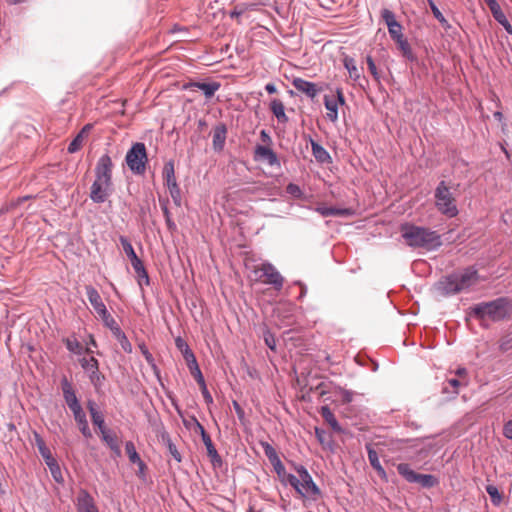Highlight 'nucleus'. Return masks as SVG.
Masks as SVG:
<instances>
[{
  "label": "nucleus",
  "instance_id": "nucleus-2",
  "mask_svg": "<svg viewBox=\"0 0 512 512\" xmlns=\"http://www.w3.org/2000/svg\"><path fill=\"white\" fill-rule=\"evenodd\" d=\"M478 281V271L467 267L461 271L443 276L435 285L436 290L443 296H450L470 288Z\"/></svg>",
  "mask_w": 512,
  "mask_h": 512
},
{
  "label": "nucleus",
  "instance_id": "nucleus-41",
  "mask_svg": "<svg viewBox=\"0 0 512 512\" xmlns=\"http://www.w3.org/2000/svg\"><path fill=\"white\" fill-rule=\"evenodd\" d=\"M486 492L490 496L491 502L493 505L498 506L502 501V496L498 490V488L494 485H487Z\"/></svg>",
  "mask_w": 512,
  "mask_h": 512
},
{
  "label": "nucleus",
  "instance_id": "nucleus-28",
  "mask_svg": "<svg viewBox=\"0 0 512 512\" xmlns=\"http://www.w3.org/2000/svg\"><path fill=\"white\" fill-rule=\"evenodd\" d=\"M113 334V336L117 339V341L119 342L120 346L122 347V349L127 352V353H131L132 352V345L131 343L129 342L126 334L121 330L120 326L118 325V323H115L113 326H111L109 328Z\"/></svg>",
  "mask_w": 512,
  "mask_h": 512
},
{
  "label": "nucleus",
  "instance_id": "nucleus-25",
  "mask_svg": "<svg viewBox=\"0 0 512 512\" xmlns=\"http://www.w3.org/2000/svg\"><path fill=\"white\" fill-rule=\"evenodd\" d=\"M66 349L76 355H82L84 353L90 354L92 350L89 347L84 348L78 339L73 335L63 339Z\"/></svg>",
  "mask_w": 512,
  "mask_h": 512
},
{
  "label": "nucleus",
  "instance_id": "nucleus-19",
  "mask_svg": "<svg viewBox=\"0 0 512 512\" xmlns=\"http://www.w3.org/2000/svg\"><path fill=\"white\" fill-rule=\"evenodd\" d=\"M292 85L296 90L304 93L310 99H314L321 91V89L317 88L315 83L299 77L293 79Z\"/></svg>",
  "mask_w": 512,
  "mask_h": 512
},
{
  "label": "nucleus",
  "instance_id": "nucleus-47",
  "mask_svg": "<svg viewBox=\"0 0 512 512\" xmlns=\"http://www.w3.org/2000/svg\"><path fill=\"white\" fill-rule=\"evenodd\" d=\"M286 192L290 196H292L293 198H296V199H301L303 197V191L301 190L299 185L294 184V183H289L286 186Z\"/></svg>",
  "mask_w": 512,
  "mask_h": 512
},
{
  "label": "nucleus",
  "instance_id": "nucleus-29",
  "mask_svg": "<svg viewBox=\"0 0 512 512\" xmlns=\"http://www.w3.org/2000/svg\"><path fill=\"white\" fill-rule=\"evenodd\" d=\"M311 149H312V154L315 157V159L317 160V162H319L321 164L332 162V158H331L330 154L328 153V151L318 142L311 140Z\"/></svg>",
  "mask_w": 512,
  "mask_h": 512
},
{
  "label": "nucleus",
  "instance_id": "nucleus-24",
  "mask_svg": "<svg viewBox=\"0 0 512 512\" xmlns=\"http://www.w3.org/2000/svg\"><path fill=\"white\" fill-rule=\"evenodd\" d=\"M366 450H367L368 460H369L370 465L372 466V468L374 470H376V472L382 479L386 480L387 474L379 461L377 452L375 451V449L372 447L371 444L366 445Z\"/></svg>",
  "mask_w": 512,
  "mask_h": 512
},
{
  "label": "nucleus",
  "instance_id": "nucleus-8",
  "mask_svg": "<svg viewBox=\"0 0 512 512\" xmlns=\"http://www.w3.org/2000/svg\"><path fill=\"white\" fill-rule=\"evenodd\" d=\"M396 468L398 473L407 482L418 483L423 488H432L439 483L438 479L434 475L417 473L407 463H400Z\"/></svg>",
  "mask_w": 512,
  "mask_h": 512
},
{
  "label": "nucleus",
  "instance_id": "nucleus-42",
  "mask_svg": "<svg viewBox=\"0 0 512 512\" xmlns=\"http://www.w3.org/2000/svg\"><path fill=\"white\" fill-rule=\"evenodd\" d=\"M381 18L387 25V28L395 25L397 22L395 13L387 8L381 10Z\"/></svg>",
  "mask_w": 512,
  "mask_h": 512
},
{
  "label": "nucleus",
  "instance_id": "nucleus-52",
  "mask_svg": "<svg viewBox=\"0 0 512 512\" xmlns=\"http://www.w3.org/2000/svg\"><path fill=\"white\" fill-rule=\"evenodd\" d=\"M140 349H141V352H142L145 360L148 362V364H150L155 369L156 366L154 363V358H153L152 354L149 352V350L147 349V347L144 344H142V345H140Z\"/></svg>",
  "mask_w": 512,
  "mask_h": 512
},
{
  "label": "nucleus",
  "instance_id": "nucleus-9",
  "mask_svg": "<svg viewBox=\"0 0 512 512\" xmlns=\"http://www.w3.org/2000/svg\"><path fill=\"white\" fill-rule=\"evenodd\" d=\"M162 174L164 184L169 190L173 203L180 207L182 204L181 190L175 177L174 162L172 160H169L164 164Z\"/></svg>",
  "mask_w": 512,
  "mask_h": 512
},
{
  "label": "nucleus",
  "instance_id": "nucleus-57",
  "mask_svg": "<svg viewBox=\"0 0 512 512\" xmlns=\"http://www.w3.org/2000/svg\"><path fill=\"white\" fill-rule=\"evenodd\" d=\"M503 435L507 439L512 440V420H509L504 424Z\"/></svg>",
  "mask_w": 512,
  "mask_h": 512
},
{
  "label": "nucleus",
  "instance_id": "nucleus-32",
  "mask_svg": "<svg viewBox=\"0 0 512 512\" xmlns=\"http://www.w3.org/2000/svg\"><path fill=\"white\" fill-rule=\"evenodd\" d=\"M320 415L322 418L330 425L333 431L335 432H342V427L338 423L336 417L334 416L333 412L329 408V406L324 405L320 408Z\"/></svg>",
  "mask_w": 512,
  "mask_h": 512
},
{
  "label": "nucleus",
  "instance_id": "nucleus-7",
  "mask_svg": "<svg viewBox=\"0 0 512 512\" xmlns=\"http://www.w3.org/2000/svg\"><path fill=\"white\" fill-rule=\"evenodd\" d=\"M85 291L91 306L98 314V316L101 318L104 326L110 328L115 323H117L116 320L111 316V314L107 310L106 305L102 301V298L97 289L91 285H86Z\"/></svg>",
  "mask_w": 512,
  "mask_h": 512
},
{
  "label": "nucleus",
  "instance_id": "nucleus-44",
  "mask_svg": "<svg viewBox=\"0 0 512 512\" xmlns=\"http://www.w3.org/2000/svg\"><path fill=\"white\" fill-rule=\"evenodd\" d=\"M33 436H34L35 445L37 446L38 451L41 456L50 451V449L47 447L44 439L37 431L33 432Z\"/></svg>",
  "mask_w": 512,
  "mask_h": 512
},
{
  "label": "nucleus",
  "instance_id": "nucleus-64",
  "mask_svg": "<svg viewBox=\"0 0 512 512\" xmlns=\"http://www.w3.org/2000/svg\"><path fill=\"white\" fill-rule=\"evenodd\" d=\"M512 347V340L503 339L500 343V349L502 351H507Z\"/></svg>",
  "mask_w": 512,
  "mask_h": 512
},
{
  "label": "nucleus",
  "instance_id": "nucleus-56",
  "mask_svg": "<svg viewBox=\"0 0 512 512\" xmlns=\"http://www.w3.org/2000/svg\"><path fill=\"white\" fill-rule=\"evenodd\" d=\"M447 383L454 389L453 394H458V388L462 385V380L457 378H450L447 380Z\"/></svg>",
  "mask_w": 512,
  "mask_h": 512
},
{
  "label": "nucleus",
  "instance_id": "nucleus-46",
  "mask_svg": "<svg viewBox=\"0 0 512 512\" xmlns=\"http://www.w3.org/2000/svg\"><path fill=\"white\" fill-rule=\"evenodd\" d=\"M388 32L392 40H400V38H403V27L402 25L397 21L395 25H392L388 27Z\"/></svg>",
  "mask_w": 512,
  "mask_h": 512
},
{
  "label": "nucleus",
  "instance_id": "nucleus-59",
  "mask_svg": "<svg viewBox=\"0 0 512 512\" xmlns=\"http://www.w3.org/2000/svg\"><path fill=\"white\" fill-rule=\"evenodd\" d=\"M169 451L175 460H177L178 462L181 461V455L174 444L169 443Z\"/></svg>",
  "mask_w": 512,
  "mask_h": 512
},
{
  "label": "nucleus",
  "instance_id": "nucleus-16",
  "mask_svg": "<svg viewBox=\"0 0 512 512\" xmlns=\"http://www.w3.org/2000/svg\"><path fill=\"white\" fill-rule=\"evenodd\" d=\"M76 512H99L93 496L86 490L80 489L75 499Z\"/></svg>",
  "mask_w": 512,
  "mask_h": 512
},
{
  "label": "nucleus",
  "instance_id": "nucleus-35",
  "mask_svg": "<svg viewBox=\"0 0 512 512\" xmlns=\"http://www.w3.org/2000/svg\"><path fill=\"white\" fill-rule=\"evenodd\" d=\"M395 42L397 43L398 48L401 51L402 56L404 58H406L410 62L416 61L417 58H416L415 54L413 53L411 46L408 43L407 39H405L403 37V38H400V40H395Z\"/></svg>",
  "mask_w": 512,
  "mask_h": 512
},
{
  "label": "nucleus",
  "instance_id": "nucleus-6",
  "mask_svg": "<svg viewBox=\"0 0 512 512\" xmlns=\"http://www.w3.org/2000/svg\"><path fill=\"white\" fill-rule=\"evenodd\" d=\"M119 241L122 245V248L126 254V256L129 258L131 265L137 274L138 278V284L142 286L143 284L149 285L150 279L147 273V270L142 262V260L137 256V254L134 251V248L129 241V239L125 236H120Z\"/></svg>",
  "mask_w": 512,
  "mask_h": 512
},
{
  "label": "nucleus",
  "instance_id": "nucleus-53",
  "mask_svg": "<svg viewBox=\"0 0 512 512\" xmlns=\"http://www.w3.org/2000/svg\"><path fill=\"white\" fill-rule=\"evenodd\" d=\"M200 390H201V393H202V396L205 400V402L210 405L213 403V397L211 395V393L209 392L208 388H207V385L206 384H203L200 386Z\"/></svg>",
  "mask_w": 512,
  "mask_h": 512
},
{
  "label": "nucleus",
  "instance_id": "nucleus-18",
  "mask_svg": "<svg viewBox=\"0 0 512 512\" xmlns=\"http://www.w3.org/2000/svg\"><path fill=\"white\" fill-rule=\"evenodd\" d=\"M255 159L265 161L269 166L280 167L281 163L277 154L270 148L264 145H257L255 147Z\"/></svg>",
  "mask_w": 512,
  "mask_h": 512
},
{
  "label": "nucleus",
  "instance_id": "nucleus-13",
  "mask_svg": "<svg viewBox=\"0 0 512 512\" xmlns=\"http://www.w3.org/2000/svg\"><path fill=\"white\" fill-rule=\"evenodd\" d=\"M113 193V183L95 179L90 188V199L96 203H104Z\"/></svg>",
  "mask_w": 512,
  "mask_h": 512
},
{
  "label": "nucleus",
  "instance_id": "nucleus-58",
  "mask_svg": "<svg viewBox=\"0 0 512 512\" xmlns=\"http://www.w3.org/2000/svg\"><path fill=\"white\" fill-rule=\"evenodd\" d=\"M175 346L176 348L180 351V352H183V351H186V349L189 348V345L186 343V341L181 338V337H177L175 339Z\"/></svg>",
  "mask_w": 512,
  "mask_h": 512
},
{
  "label": "nucleus",
  "instance_id": "nucleus-62",
  "mask_svg": "<svg viewBox=\"0 0 512 512\" xmlns=\"http://www.w3.org/2000/svg\"><path fill=\"white\" fill-rule=\"evenodd\" d=\"M181 353H182V356H183L185 362H188V361H190V359L195 358V355H194L193 351L190 349V347L188 349H186V351H183Z\"/></svg>",
  "mask_w": 512,
  "mask_h": 512
},
{
  "label": "nucleus",
  "instance_id": "nucleus-34",
  "mask_svg": "<svg viewBox=\"0 0 512 512\" xmlns=\"http://www.w3.org/2000/svg\"><path fill=\"white\" fill-rule=\"evenodd\" d=\"M102 440L109 446V448L116 454L120 455L121 450L119 447L118 439L114 433L111 432V430L107 429L105 431L101 432Z\"/></svg>",
  "mask_w": 512,
  "mask_h": 512
},
{
  "label": "nucleus",
  "instance_id": "nucleus-55",
  "mask_svg": "<svg viewBox=\"0 0 512 512\" xmlns=\"http://www.w3.org/2000/svg\"><path fill=\"white\" fill-rule=\"evenodd\" d=\"M233 408H234V410H235V412L237 414L238 419L241 422H243L244 419H245V412H244L243 408L240 406V404L236 400L233 401Z\"/></svg>",
  "mask_w": 512,
  "mask_h": 512
},
{
  "label": "nucleus",
  "instance_id": "nucleus-37",
  "mask_svg": "<svg viewBox=\"0 0 512 512\" xmlns=\"http://www.w3.org/2000/svg\"><path fill=\"white\" fill-rule=\"evenodd\" d=\"M427 3L430 7V10L433 14V16L438 20V22L442 25L444 29H449L451 26L449 22L446 20L442 12L439 10L437 5L433 0H427Z\"/></svg>",
  "mask_w": 512,
  "mask_h": 512
},
{
  "label": "nucleus",
  "instance_id": "nucleus-11",
  "mask_svg": "<svg viewBox=\"0 0 512 512\" xmlns=\"http://www.w3.org/2000/svg\"><path fill=\"white\" fill-rule=\"evenodd\" d=\"M79 364L82 369L88 374L91 384L96 390L102 387L105 376L99 370V362L95 357L81 358Z\"/></svg>",
  "mask_w": 512,
  "mask_h": 512
},
{
  "label": "nucleus",
  "instance_id": "nucleus-31",
  "mask_svg": "<svg viewBox=\"0 0 512 512\" xmlns=\"http://www.w3.org/2000/svg\"><path fill=\"white\" fill-rule=\"evenodd\" d=\"M270 110H271L272 114L276 117V119L278 120L279 123L285 124L288 122L289 119H288L287 115L285 114L284 104L281 100L273 99L270 102Z\"/></svg>",
  "mask_w": 512,
  "mask_h": 512
},
{
  "label": "nucleus",
  "instance_id": "nucleus-22",
  "mask_svg": "<svg viewBox=\"0 0 512 512\" xmlns=\"http://www.w3.org/2000/svg\"><path fill=\"white\" fill-rule=\"evenodd\" d=\"M213 139L212 146L215 152H221L224 149L226 137H227V127L224 123H219L213 129Z\"/></svg>",
  "mask_w": 512,
  "mask_h": 512
},
{
  "label": "nucleus",
  "instance_id": "nucleus-12",
  "mask_svg": "<svg viewBox=\"0 0 512 512\" xmlns=\"http://www.w3.org/2000/svg\"><path fill=\"white\" fill-rule=\"evenodd\" d=\"M261 277H265L264 283L271 285L276 291H280L284 284V277L270 262H263L257 269Z\"/></svg>",
  "mask_w": 512,
  "mask_h": 512
},
{
  "label": "nucleus",
  "instance_id": "nucleus-54",
  "mask_svg": "<svg viewBox=\"0 0 512 512\" xmlns=\"http://www.w3.org/2000/svg\"><path fill=\"white\" fill-rule=\"evenodd\" d=\"M191 375L194 377V379L196 380V382L198 383L199 386H201L203 384H206L204 376H203V374L201 372L200 367L198 369L192 371Z\"/></svg>",
  "mask_w": 512,
  "mask_h": 512
},
{
  "label": "nucleus",
  "instance_id": "nucleus-14",
  "mask_svg": "<svg viewBox=\"0 0 512 512\" xmlns=\"http://www.w3.org/2000/svg\"><path fill=\"white\" fill-rule=\"evenodd\" d=\"M60 385L64 401L67 407L70 409V411L74 412L76 411V409H81L82 406L77 398L73 385L66 376L62 377Z\"/></svg>",
  "mask_w": 512,
  "mask_h": 512
},
{
  "label": "nucleus",
  "instance_id": "nucleus-50",
  "mask_svg": "<svg viewBox=\"0 0 512 512\" xmlns=\"http://www.w3.org/2000/svg\"><path fill=\"white\" fill-rule=\"evenodd\" d=\"M264 342L269 349L275 351L276 349V340L274 335L270 331H266L264 333Z\"/></svg>",
  "mask_w": 512,
  "mask_h": 512
},
{
  "label": "nucleus",
  "instance_id": "nucleus-48",
  "mask_svg": "<svg viewBox=\"0 0 512 512\" xmlns=\"http://www.w3.org/2000/svg\"><path fill=\"white\" fill-rule=\"evenodd\" d=\"M366 62H367V65H368V69H369L370 73L372 74L373 78L376 81H379L380 80V75L378 73V70H377V67H376V64H375L373 58L368 55L366 57Z\"/></svg>",
  "mask_w": 512,
  "mask_h": 512
},
{
  "label": "nucleus",
  "instance_id": "nucleus-40",
  "mask_svg": "<svg viewBox=\"0 0 512 512\" xmlns=\"http://www.w3.org/2000/svg\"><path fill=\"white\" fill-rule=\"evenodd\" d=\"M125 451L128 455V458H129V461L131 463H136V462H140L141 460V457L140 455L138 454V452L136 451V448H135V445L132 441H127L126 444H125Z\"/></svg>",
  "mask_w": 512,
  "mask_h": 512
},
{
  "label": "nucleus",
  "instance_id": "nucleus-26",
  "mask_svg": "<svg viewBox=\"0 0 512 512\" xmlns=\"http://www.w3.org/2000/svg\"><path fill=\"white\" fill-rule=\"evenodd\" d=\"M72 413H73V416H74V420L78 424L79 430L82 433V435L85 438L92 437V433H91V430L89 428V424H88V421H87L86 413L84 412L83 408L76 409V411H74Z\"/></svg>",
  "mask_w": 512,
  "mask_h": 512
},
{
  "label": "nucleus",
  "instance_id": "nucleus-5",
  "mask_svg": "<svg viewBox=\"0 0 512 512\" xmlns=\"http://www.w3.org/2000/svg\"><path fill=\"white\" fill-rule=\"evenodd\" d=\"M125 162L133 174H144L148 162L145 144L142 142L134 143L126 153Z\"/></svg>",
  "mask_w": 512,
  "mask_h": 512
},
{
  "label": "nucleus",
  "instance_id": "nucleus-4",
  "mask_svg": "<svg viewBox=\"0 0 512 512\" xmlns=\"http://www.w3.org/2000/svg\"><path fill=\"white\" fill-rule=\"evenodd\" d=\"M434 198L435 206L441 214L449 218L455 217L458 214L456 200L446 181L442 180L438 183L434 191Z\"/></svg>",
  "mask_w": 512,
  "mask_h": 512
},
{
  "label": "nucleus",
  "instance_id": "nucleus-63",
  "mask_svg": "<svg viewBox=\"0 0 512 512\" xmlns=\"http://www.w3.org/2000/svg\"><path fill=\"white\" fill-rule=\"evenodd\" d=\"M493 18L498 22V23H502L504 20L507 19L506 15L504 14V12L502 11V9L500 11H498L497 13L493 14L492 15Z\"/></svg>",
  "mask_w": 512,
  "mask_h": 512
},
{
  "label": "nucleus",
  "instance_id": "nucleus-15",
  "mask_svg": "<svg viewBox=\"0 0 512 512\" xmlns=\"http://www.w3.org/2000/svg\"><path fill=\"white\" fill-rule=\"evenodd\" d=\"M113 163L111 157L106 153L102 155L95 167V179L104 182H112Z\"/></svg>",
  "mask_w": 512,
  "mask_h": 512
},
{
  "label": "nucleus",
  "instance_id": "nucleus-3",
  "mask_svg": "<svg viewBox=\"0 0 512 512\" xmlns=\"http://www.w3.org/2000/svg\"><path fill=\"white\" fill-rule=\"evenodd\" d=\"M509 300L499 297L489 302H482L473 307V313L478 318L488 317L493 321H500L508 316Z\"/></svg>",
  "mask_w": 512,
  "mask_h": 512
},
{
  "label": "nucleus",
  "instance_id": "nucleus-36",
  "mask_svg": "<svg viewBox=\"0 0 512 512\" xmlns=\"http://www.w3.org/2000/svg\"><path fill=\"white\" fill-rule=\"evenodd\" d=\"M159 203H160L163 215L165 217V222H166L168 230L171 232L175 231L177 226H176L175 222L171 219V214L168 209V199L159 198Z\"/></svg>",
  "mask_w": 512,
  "mask_h": 512
},
{
  "label": "nucleus",
  "instance_id": "nucleus-43",
  "mask_svg": "<svg viewBox=\"0 0 512 512\" xmlns=\"http://www.w3.org/2000/svg\"><path fill=\"white\" fill-rule=\"evenodd\" d=\"M33 436H34L35 445L37 446L38 451L41 456L50 451V449L47 447L44 439L37 431L33 432Z\"/></svg>",
  "mask_w": 512,
  "mask_h": 512
},
{
  "label": "nucleus",
  "instance_id": "nucleus-38",
  "mask_svg": "<svg viewBox=\"0 0 512 512\" xmlns=\"http://www.w3.org/2000/svg\"><path fill=\"white\" fill-rule=\"evenodd\" d=\"M259 443L263 448L264 454L268 458L271 465L280 459L275 448L270 443L266 441H260Z\"/></svg>",
  "mask_w": 512,
  "mask_h": 512
},
{
  "label": "nucleus",
  "instance_id": "nucleus-21",
  "mask_svg": "<svg viewBox=\"0 0 512 512\" xmlns=\"http://www.w3.org/2000/svg\"><path fill=\"white\" fill-rule=\"evenodd\" d=\"M42 458L44 459L45 464L49 468V471L51 473L53 480L55 482H57L58 484H63L64 478L62 475L61 467H60L59 463L57 462V460L52 455L51 451L42 455Z\"/></svg>",
  "mask_w": 512,
  "mask_h": 512
},
{
  "label": "nucleus",
  "instance_id": "nucleus-27",
  "mask_svg": "<svg viewBox=\"0 0 512 512\" xmlns=\"http://www.w3.org/2000/svg\"><path fill=\"white\" fill-rule=\"evenodd\" d=\"M317 211L323 217H349L354 214L352 208H336V207H319Z\"/></svg>",
  "mask_w": 512,
  "mask_h": 512
},
{
  "label": "nucleus",
  "instance_id": "nucleus-61",
  "mask_svg": "<svg viewBox=\"0 0 512 512\" xmlns=\"http://www.w3.org/2000/svg\"><path fill=\"white\" fill-rule=\"evenodd\" d=\"M333 99L338 101V106L345 104V98L341 88L336 89V98Z\"/></svg>",
  "mask_w": 512,
  "mask_h": 512
},
{
  "label": "nucleus",
  "instance_id": "nucleus-23",
  "mask_svg": "<svg viewBox=\"0 0 512 512\" xmlns=\"http://www.w3.org/2000/svg\"><path fill=\"white\" fill-rule=\"evenodd\" d=\"M220 83L213 82H190L186 87L187 88H197L203 92L206 98H211L214 94L219 90Z\"/></svg>",
  "mask_w": 512,
  "mask_h": 512
},
{
  "label": "nucleus",
  "instance_id": "nucleus-10",
  "mask_svg": "<svg viewBox=\"0 0 512 512\" xmlns=\"http://www.w3.org/2000/svg\"><path fill=\"white\" fill-rule=\"evenodd\" d=\"M295 470L299 476L297 486L293 487L295 491L302 496H318L320 489L313 481L308 470L303 465H298Z\"/></svg>",
  "mask_w": 512,
  "mask_h": 512
},
{
  "label": "nucleus",
  "instance_id": "nucleus-45",
  "mask_svg": "<svg viewBox=\"0 0 512 512\" xmlns=\"http://www.w3.org/2000/svg\"><path fill=\"white\" fill-rule=\"evenodd\" d=\"M83 139L82 133H78L69 143L67 151L71 154L76 153L81 148Z\"/></svg>",
  "mask_w": 512,
  "mask_h": 512
},
{
  "label": "nucleus",
  "instance_id": "nucleus-60",
  "mask_svg": "<svg viewBox=\"0 0 512 512\" xmlns=\"http://www.w3.org/2000/svg\"><path fill=\"white\" fill-rule=\"evenodd\" d=\"M486 5L489 7L492 15L501 10V7L496 0L489 2Z\"/></svg>",
  "mask_w": 512,
  "mask_h": 512
},
{
  "label": "nucleus",
  "instance_id": "nucleus-49",
  "mask_svg": "<svg viewBox=\"0 0 512 512\" xmlns=\"http://www.w3.org/2000/svg\"><path fill=\"white\" fill-rule=\"evenodd\" d=\"M315 436L321 445H325L328 442V433L321 428L315 427Z\"/></svg>",
  "mask_w": 512,
  "mask_h": 512
},
{
  "label": "nucleus",
  "instance_id": "nucleus-51",
  "mask_svg": "<svg viewBox=\"0 0 512 512\" xmlns=\"http://www.w3.org/2000/svg\"><path fill=\"white\" fill-rule=\"evenodd\" d=\"M341 399L344 404H349L353 401V397L355 395V392L347 389H340Z\"/></svg>",
  "mask_w": 512,
  "mask_h": 512
},
{
  "label": "nucleus",
  "instance_id": "nucleus-1",
  "mask_svg": "<svg viewBox=\"0 0 512 512\" xmlns=\"http://www.w3.org/2000/svg\"><path fill=\"white\" fill-rule=\"evenodd\" d=\"M400 232L406 244L412 248H424L432 251L442 245L440 235L426 227L404 223L400 227Z\"/></svg>",
  "mask_w": 512,
  "mask_h": 512
},
{
  "label": "nucleus",
  "instance_id": "nucleus-39",
  "mask_svg": "<svg viewBox=\"0 0 512 512\" xmlns=\"http://www.w3.org/2000/svg\"><path fill=\"white\" fill-rule=\"evenodd\" d=\"M344 67L347 69V71L352 79H354V80L359 79L360 73L358 71L355 60L353 58L345 57Z\"/></svg>",
  "mask_w": 512,
  "mask_h": 512
},
{
  "label": "nucleus",
  "instance_id": "nucleus-30",
  "mask_svg": "<svg viewBox=\"0 0 512 512\" xmlns=\"http://www.w3.org/2000/svg\"><path fill=\"white\" fill-rule=\"evenodd\" d=\"M87 407H88V410L90 412V415H91V420H92V423L98 427L100 433L102 431H105L107 430L106 426H105V422H104V417L103 415L96 409V404L94 401L92 400H89L88 403H87Z\"/></svg>",
  "mask_w": 512,
  "mask_h": 512
},
{
  "label": "nucleus",
  "instance_id": "nucleus-17",
  "mask_svg": "<svg viewBox=\"0 0 512 512\" xmlns=\"http://www.w3.org/2000/svg\"><path fill=\"white\" fill-rule=\"evenodd\" d=\"M195 422H196V426L200 432V435H201V438H202V441L206 447V450H207V455L210 457L211 459V462L213 464H221L222 460H221V457L220 455L218 454L212 440H211V437L210 435L206 432L205 428L203 427V425L200 424V422L194 418Z\"/></svg>",
  "mask_w": 512,
  "mask_h": 512
},
{
  "label": "nucleus",
  "instance_id": "nucleus-33",
  "mask_svg": "<svg viewBox=\"0 0 512 512\" xmlns=\"http://www.w3.org/2000/svg\"><path fill=\"white\" fill-rule=\"evenodd\" d=\"M323 100L324 106L328 110L327 118L332 122H336L338 119V101L328 95H325Z\"/></svg>",
  "mask_w": 512,
  "mask_h": 512
},
{
  "label": "nucleus",
  "instance_id": "nucleus-20",
  "mask_svg": "<svg viewBox=\"0 0 512 512\" xmlns=\"http://www.w3.org/2000/svg\"><path fill=\"white\" fill-rule=\"evenodd\" d=\"M272 466L282 484L290 485L291 487L297 486L298 477L295 476L294 474L286 472V469H285L281 459H279L275 463H273Z\"/></svg>",
  "mask_w": 512,
  "mask_h": 512
}]
</instances>
